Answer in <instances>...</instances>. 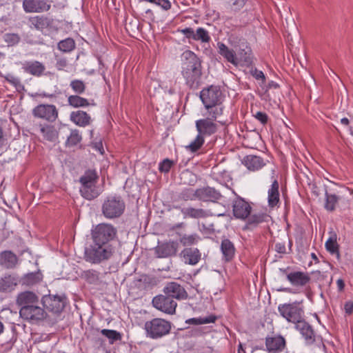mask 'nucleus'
<instances>
[{"instance_id":"nucleus-1","label":"nucleus","mask_w":353,"mask_h":353,"mask_svg":"<svg viewBox=\"0 0 353 353\" xmlns=\"http://www.w3.org/2000/svg\"><path fill=\"white\" fill-rule=\"evenodd\" d=\"M181 74L187 86L197 89L201 83L202 66L200 59L192 51L181 54Z\"/></svg>"},{"instance_id":"nucleus-2","label":"nucleus","mask_w":353,"mask_h":353,"mask_svg":"<svg viewBox=\"0 0 353 353\" xmlns=\"http://www.w3.org/2000/svg\"><path fill=\"white\" fill-rule=\"evenodd\" d=\"M114 252L115 248L112 244L92 241L85 251V259L91 263L99 264L109 260Z\"/></svg>"},{"instance_id":"nucleus-3","label":"nucleus","mask_w":353,"mask_h":353,"mask_svg":"<svg viewBox=\"0 0 353 353\" xmlns=\"http://www.w3.org/2000/svg\"><path fill=\"white\" fill-rule=\"evenodd\" d=\"M98 175L95 170H88L79 178L80 192L87 200H92L99 195L97 183Z\"/></svg>"},{"instance_id":"nucleus-4","label":"nucleus","mask_w":353,"mask_h":353,"mask_svg":"<svg viewBox=\"0 0 353 353\" xmlns=\"http://www.w3.org/2000/svg\"><path fill=\"white\" fill-rule=\"evenodd\" d=\"M125 204L121 196H107L101 206L102 214L108 219L121 216L125 211Z\"/></svg>"},{"instance_id":"nucleus-5","label":"nucleus","mask_w":353,"mask_h":353,"mask_svg":"<svg viewBox=\"0 0 353 353\" xmlns=\"http://www.w3.org/2000/svg\"><path fill=\"white\" fill-rule=\"evenodd\" d=\"M117 229L109 223L97 225L91 232L93 242L112 244V242L117 236Z\"/></svg>"},{"instance_id":"nucleus-6","label":"nucleus","mask_w":353,"mask_h":353,"mask_svg":"<svg viewBox=\"0 0 353 353\" xmlns=\"http://www.w3.org/2000/svg\"><path fill=\"white\" fill-rule=\"evenodd\" d=\"M278 311L288 322L297 324L303 320L304 310L297 302L280 304Z\"/></svg>"},{"instance_id":"nucleus-7","label":"nucleus","mask_w":353,"mask_h":353,"mask_svg":"<svg viewBox=\"0 0 353 353\" xmlns=\"http://www.w3.org/2000/svg\"><path fill=\"white\" fill-rule=\"evenodd\" d=\"M147 336L152 339H158L168 334L171 330L170 322L163 319H153L145 323Z\"/></svg>"},{"instance_id":"nucleus-8","label":"nucleus","mask_w":353,"mask_h":353,"mask_svg":"<svg viewBox=\"0 0 353 353\" xmlns=\"http://www.w3.org/2000/svg\"><path fill=\"white\" fill-rule=\"evenodd\" d=\"M19 314L21 318L31 323H38L44 320L47 315L45 310L37 304L29 307H21Z\"/></svg>"},{"instance_id":"nucleus-9","label":"nucleus","mask_w":353,"mask_h":353,"mask_svg":"<svg viewBox=\"0 0 353 353\" xmlns=\"http://www.w3.org/2000/svg\"><path fill=\"white\" fill-rule=\"evenodd\" d=\"M179 249V243L175 241H165L158 242L154 248L156 257L159 259L169 258L176 255Z\"/></svg>"},{"instance_id":"nucleus-10","label":"nucleus","mask_w":353,"mask_h":353,"mask_svg":"<svg viewBox=\"0 0 353 353\" xmlns=\"http://www.w3.org/2000/svg\"><path fill=\"white\" fill-rule=\"evenodd\" d=\"M221 97L222 92L220 89L213 85L202 90L200 93V99L205 108H212L217 103L221 102Z\"/></svg>"},{"instance_id":"nucleus-11","label":"nucleus","mask_w":353,"mask_h":353,"mask_svg":"<svg viewBox=\"0 0 353 353\" xmlns=\"http://www.w3.org/2000/svg\"><path fill=\"white\" fill-rule=\"evenodd\" d=\"M152 303L156 309L168 314H174L177 306L176 302L165 294L156 296Z\"/></svg>"},{"instance_id":"nucleus-12","label":"nucleus","mask_w":353,"mask_h":353,"mask_svg":"<svg viewBox=\"0 0 353 353\" xmlns=\"http://www.w3.org/2000/svg\"><path fill=\"white\" fill-rule=\"evenodd\" d=\"M66 297L60 295H46L42 298L43 306L54 313H60L65 306Z\"/></svg>"},{"instance_id":"nucleus-13","label":"nucleus","mask_w":353,"mask_h":353,"mask_svg":"<svg viewBox=\"0 0 353 353\" xmlns=\"http://www.w3.org/2000/svg\"><path fill=\"white\" fill-rule=\"evenodd\" d=\"M34 117L52 122L58 117V111L54 105L40 104L32 110Z\"/></svg>"},{"instance_id":"nucleus-14","label":"nucleus","mask_w":353,"mask_h":353,"mask_svg":"<svg viewBox=\"0 0 353 353\" xmlns=\"http://www.w3.org/2000/svg\"><path fill=\"white\" fill-rule=\"evenodd\" d=\"M198 134L203 137H210L218 130V125L210 118L201 119L195 122Z\"/></svg>"},{"instance_id":"nucleus-15","label":"nucleus","mask_w":353,"mask_h":353,"mask_svg":"<svg viewBox=\"0 0 353 353\" xmlns=\"http://www.w3.org/2000/svg\"><path fill=\"white\" fill-rule=\"evenodd\" d=\"M286 347V341L281 335L267 336L265 347L268 353H281Z\"/></svg>"},{"instance_id":"nucleus-16","label":"nucleus","mask_w":353,"mask_h":353,"mask_svg":"<svg viewBox=\"0 0 353 353\" xmlns=\"http://www.w3.org/2000/svg\"><path fill=\"white\" fill-rule=\"evenodd\" d=\"M163 293L173 300H184L188 297V293L184 288L176 282L168 283L163 288Z\"/></svg>"},{"instance_id":"nucleus-17","label":"nucleus","mask_w":353,"mask_h":353,"mask_svg":"<svg viewBox=\"0 0 353 353\" xmlns=\"http://www.w3.org/2000/svg\"><path fill=\"white\" fill-rule=\"evenodd\" d=\"M197 199L204 202H216L222 195L221 192L212 187H204L196 189Z\"/></svg>"},{"instance_id":"nucleus-18","label":"nucleus","mask_w":353,"mask_h":353,"mask_svg":"<svg viewBox=\"0 0 353 353\" xmlns=\"http://www.w3.org/2000/svg\"><path fill=\"white\" fill-rule=\"evenodd\" d=\"M236 48V65H250L252 63L251 49L247 43L243 41Z\"/></svg>"},{"instance_id":"nucleus-19","label":"nucleus","mask_w":353,"mask_h":353,"mask_svg":"<svg viewBox=\"0 0 353 353\" xmlns=\"http://www.w3.org/2000/svg\"><path fill=\"white\" fill-rule=\"evenodd\" d=\"M250 205L241 198L236 199L233 203L234 216L240 219H245L251 213Z\"/></svg>"},{"instance_id":"nucleus-20","label":"nucleus","mask_w":353,"mask_h":353,"mask_svg":"<svg viewBox=\"0 0 353 353\" xmlns=\"http://www.w3.org/2000/svg\"><path fill=\"white\" fill-rule=\"evenodd\" d=\"M19 283V277L16 274H5L0 278V292L8 293L14 290Z\"/></svg>"},{"instance_id":"nucleus-21","label":"nucleus","mask_w":353,"mask_h":353,"mask_svg":"<svg viewBox=\"0 0 353 353\" xmlns=\"http://www.w3.org/2000/svg\"><path fill=\"white\" fill-rule=\"evenodd\" d=\"M23 8L28 12H43L50 10V5L44 0H23Z\"/></svg>"},{"instance_id":"nucleus-22","label":"nucleus","mask_w":353,"mask_h":353,"mask_svg":"<svg viewBox=\"0 0 353 353\" xmlns=\"http://www.w3.org/2000/svg\"><path fill=\"white\" fill-rule=\"evenodd\" d=\"M296 329L300 332L307 345H311L315 342L314 331L304 319L296 325Z\"/></svg>"},{"instance_id":"nucleus-23","label":"nucleus","mask_w":353,"mask_h":353,"mask_svg":"<svg viewBox=\"0 0 353 353\" xmlns=\"http://www.w3.org/2000/svg\"><path fill=\"white\" fill-rule=\"evenodd\" d=\"M287 279L293 286L303 287L310 281L311 278L307 272L296 271L287 274Z\"/></svg>"},{"instance_id":"nucleus-24","label":"nucleus","mask_w":353,"mask_h":353,"mask_svg":"<svg viewBox=\"0 0 353 353\" xmlns=\"http://www.w3.org/2000/svg\"><path fill=\"white\" fill-rule=\"evenodd\" d=\"M17 304L21 307H29L34 304H38V296L30 291H25L19 293L17 297Z\"/></svg>"},{"instance_id":"nucleus-25","label":"nucleus","mask_w":353,"mask_h":353,"mask_svg":"<svg viewBox=\"0 0 353 353\" xmlns=\"http://www.w3.org/2000/svg\"><path fill=\"white\" fill-rule=\"evenodd\" d=\"M180 256L185 263L194 265L200 261L201 254L197 248H190L182 250Z\"/></svg>"},{"instance_id":"nucleus-26","label":"nucleus","mask_w":353,"mask_h":353,"mask_svg":"<svg viewBox=\"0 0 353 353\" xmlns=\"http://www.w3.org/2000/svg\"><path fill=\"white\" fill-rule=\"evenodd\" d=\"M28 21L30 28H34L41 31L49 27L51 24L50 19L43 15L30 17H28Z\"/></svg>"},{"instance_id":"nucleus-27","label":"nucleus","mask_w":353,"mask_h":353,"mask_svg":"<svg viewBox=\"0 0 353 353\" xmlns=\"http://www.w3.org/2000/svg\"><path fill=\"white\" fill-rule=\"evenodd\" d=\"M183 218L203 219L210 216V212L202 208H195L193 207H187L181 208Z\"/></svg>"},{"instance_id":"nucleus-28","label":"nucleus","mask_w":353,"mask_h":353,"mask_svg":"<svg viewBox=\"0 0 353 353\" xmlns=\"http://www.w3.org/2000/svg\"><path fill=\"white\" fill-rule=\"evenodd\" d=\"M17 256L11 251H3L0 253V265L5 268H14L17 265Z\"/></svg>"},{"instance_id":"nucleus-29","label":"nucleus","mask_w":353,"mask_h":353,"mask_svg":"<svg viewBox=\"0 0 353 353\" xmlns=\"http://www.w3.org/2000/svg\"><path fill=\"white\" fill-rule=\"evenodd\" d=\"M217 49L219 53L224 57L228 62L236 66V49H230L223 43H217Z\"/></svg>"},{"instance_id":"nucleus-30","label":"nucleus","mask_w":353,"mask_h":353,"mask_svg":"<svg viewBox=\"0 0 353 353\" xmlns=\"http://www.w3.org/2000/svg\"><path fill=\"white\" fill-rule=\"evenodd\" d=\"M25 72L33 76H41L46 70L45 65L37 61L26 62L23 67Z\"/></svg>"},{"instance_id":"nucleus-31","label":"nucleus","mask_w":353,"mask_h":353,"mask_svg":"<svg viewBox=\"0 0 353 353\" xmlns=\"http://www.w3.org/2000/svg\"><path fill=\"white\" fill-rule=\"evenodd\" d=\"M243 163L250 170H257L261 168L265 163L262 158L256 155H248L243 158Z\"/></svg>"},{"instance_id":"nucleus-32","label":"nucleus","mask_w":353,"mask_h":353,"mask_svg":"<svg viewBox=\"0 0 353 353\" xmlns=\"http://www.w3.org/2000/svg\"><path fill=\"white\" fill-rule=\"evenodd\" d=\"M221 250L225 261H230L233 259L235 254V248L231 241L228 239H223L221 243Z\"/></svg>"},{"instance_id":"nucleus-33","label":"nucleus","mask_w":353,"mask_h":353,"mask_svg":"<svg viewBox=\"0 0 353 353\" xmlns=\"http://www.w3.org/2000/svg\"><path fill=\"white\" fill-rule=\"evenodd\" d=\"M90 117L81 110L72 112L70 114V120L76 125L84 127L90 124Z\"/></svg>"},{"instance_id":"nucleus-34","label":"nucleus","mask_w":353,"mask_h":353,"mask_svg":"<svg viewBox=\"0 0 353 353\" xmlns=\"http://www.w3.org/2000/svg\"><path fill=\"white\" fill-rule=\"evenodd\" d=\"M39 132L43 138L49 141H55L58 138V131L54 126L51 125H42L38 126Z\"/></svg>"},{"instance_id":"nucleus-35","label":"nucleus","mask_w":353,"mask_h":353,"mask_svg":"<svg viewBox=\"0 0 353 353\" xmlns=\"http://www.w3.org/2000/svg\"><path fill=\"white\" fill-rule=\"evenodd\" d=\"M279 187L278 181L274 179L270 188L268 190V205L270 208L275 207L279 202Z\"/></svg>"},{"instance_id":"nucleus-36","label":"nucleus","mask_w":353,"mask_h":353,"mask_svg":"<svg viewBox=\"0 0 353 353\" xmlns=\"http://www.w3.org/2000/svg\"><path fill=\"white\" fill-rule=\"evenodd\" d=\"M326 250L332 254H336L338 259H340L339 244L337 243V235L335 232H331L330 236L325 244Z\"/></svg>"},{"instance_id":"nucleus-37","label":"nucleus","mask_w":353,"mask_h":353,"mask_svg":"<svg viewBox=\"0 0 353 353\" xmlns=\"http://www.w3.org/2000/svg\"><path fill=\"white\" fill-rule=\"evenodd\" d=\"M325 201L324 208L327 211L333 212L336 208V205L340 199L339 196L335 194L328 193L325 190Z\"/></svg>"},{"instance_id":"nucleus-38","label":"nucleus","mask_w":353,"mask_h":353,"mask_svg":"<svg viewBox=\"0 0 353 353\" xmlns=\"http://www.w3.org/2000/svg\"><path fill=\"white\" fill-rule=\"evenodd\" d=\"M43 275L40 272L28 273L22 278V283L26 285H34L40 283Z\"/></svg>"},{"instance_id":"nucleus-39","label":"nucleus","mask_w":353,"mask_h":353,"mask_svg":"<svg viewBox=\"0 0 353 353\" xmlns=\"http://www.w3.org/2000/svg\"><path fill=\"white\" fill-rule=\"evenodd\" d=\"M68 103L70 105L75 108L87 107L90 105L88 100L80 97L79 94L69 96Z\"/></svg>"},{"instance_id":"nucleus-40","label":"nucleus","mask_w":353,"mask_h":353,"mask_svg":"<svg viewBox=\"0 0 353 353\" xmlns=\"http://www.w3.org/2000/svg\"><path fill=\"white\" fill-rule=\"evenodd\" d=\"M247 0H224V3L228 9L232 12H239L245 5Z\"/></svg>"},{"instance_id":"nucleus-41","label":"nucleus","mask_w":353,"mask_h":353,"mask_svg":"<svg viewBox=\"0 0 353 353\" xmlns=\"http://www.w3.org/2000/svg\"><path fill=\"white\" fill-rule=\"evenodd\" d=\"M269 216L265 213H257L252 214L248 220L249 225L256 226L259 223L268 221Z\"/></svg>"},{"instance_id":"nucleus-42","label":"nucleus","mask_w":353,"mask_h":353,"mask_svg":"<svg viewBox=\"0 0 353 353\" xmlns=\"http://www.w3.org/2000/svg\"><path fill=\"white\" fill-rule=\"evenodd\" d=\"M208 110L210 119L214 121L217 119L219 117L223 114L224 106L221 102L217 103L216 105L212 106V108H205Z\"/></svg>"},{"instance_id":"nucleus-43","label":"nucleus","mask_w":353,"mask_h":353,"mask_svg":"<svg viewBox=\"0 0 353 353\" xmlns=\"http://www.w3.org/2000/svg\"><path fill=\"white\" fill-rule=\"evenodd\" d=\"M101 333L108 339L110 344H113L115 341H121L122 339L121 334L117 330L103 329L101 330Z\"/></svg>"},{"instance_id":"nucleus-44","label":"nucleus","mask_w":353,"mask_h":353,"mask_svg":"<svg viewBox=\"0 0 353 353\" xmlns=\"http://www.w3.org/2000/svg\"><path fill=\"white\" fill-rule=\"evenodd\" d=\"M205 142V138L197 134L195 139L186 146V149L192 152L198 151Z\"/></svg>"},{"instance_id":"nucleus-45","label":"nucleus","mask_w":353,"mask_h":353,"mask_svg":"<svg viewBox=\"0 0 353 353\" xmlns=\"http://www.w3.org/2000/svg\"><path fill=\"white\" fill-rule=\"evenodd\" d=\"M75 48V42L72 38H67L58 43V48L64 52H69Z\"/></svg>"},{"instance_id":"nucleus-46","label":"nucleus","mask_w":353,"mask_h":353,"mask_svg":"<svg viewBox=\"0 0 353 353\" xmlns=\"http://www.w3.org/2000/svg\"><path fill=\"white\" fill-rule=\"evenodd\" d=\"M100 273L94 270L84 271L82 276L90 283L96 284L99 280Z\"/></svg>"},{"instance_id":"nucleus-47","label":"nucleus","mask_w":353,"mask_h":353,"mask_svg":"<svg viewBox=\"0 0 353 353\" xmlns=\"http://www.w3.org/2000/svg\"><path fill=\"white\" fill-rule=\"evenodd\" d=\"M179 198L185 201L197 199V192L192 188H185L179 194Z\"/></svg>"},{"instance_id":"nucleus-48","label":"nucleus","mask_w":353,"mask_h":353,"mask_svg":"<svg viewBox=\"0 0 353 353\" xmlns=\"http://www.w3.org/2000/svg\"><path fill=\"white\" fill-rule=\"evenodd\" d=\"M216 319V317L215 316L210 315L206 317L192 318L187 320L186 322L194 325H201L214 323Z\"/></svg>"},{"instance_id":"nucleus-49","label":"nucleus","mask_w":353,"mask_h":353,"mask_svg":"<svg viewBox=\"0 0 353 353\" xmlns=\"http://www.w3.org/2000/svg\"><path fill=\"white\" fill-rule=\"evenodd\" d=\"M200 237L196 234L190 235L184 234L181 237L180 242L184 246H189L197 243Z\"/></svg>"},{"instance_id":"nucleus-50","label":"nucleus","mask_w":353,"mask_h":353,"mask_svg":"<svg viewBox=\"0 0 353 353\" xmlns=\"http://www.w3.org/2000/svg\"><path fill=\"white\" fill-rule=\"evenodd\" d=\"M4 41L8 46H13L18 44L21 40V37L16 33H6L3 36Z\"/></svg>"},{"instance_id":"nucleus-51","label":"nucleus","mask_w":353,"mask_h":353,"mask_svg":"<svg viewBox=\"0 0 353 353\" xmlns=\"http://www.w3.org/2000/svg\"><path fill=\"white\" fill-rule=\"evenodd\" d=\"M70 86L77 94H81L85 90V84L81 80L74 79L70 82Z\"/></svg>"},{"instance_id":"nucleus-52","label":"nucleus","mask_w":353,"mask_h":353,"mask_svg":"<svg viewBox=\"0 0 353 353\" xmlns=\"http://www.w3.org/2000/svg\"><path fill=\"white\" fill-rule=\"evenodd\" d=\"M193 39L195 41L200 40L202 42H208L210 40V37L206 30L203 28H199L194 33Z\"/></svg>"},{"instance_id":"nucleus-53","label":"nucleus","mask_w":353,"mask_h":353,"mask_svg":"<svg viewBox=\"0 0 353 353\" xmlns=\"http://www.w3.org/2000/svg\"><path fill=\"white\" fill-rule=\"evenodd\" d=\"M181 179L184 183L193 185L196 182V176L189 170L183 171L181 174Z\"/></svg>"},{"instance_id":"nucleus-54","label":"nucleus","mask_w":353,"mask_h":353,"mask_svg":"<svg viewBox=\"0 0 353 353\" xmlns=\"http://www.w3.org/2000/svg\"><path fill=\"white\" fill-rule=\"evenodd\" d=\"M81 141V136L77 130L71 131L70 137L67 139V144L70 146L76 145Z\"/></svg>"},{"instance_id":"nucleus-55","label":"nucleus","mask_w":353,"mask_h":353,"mask_svg":"<svg viewBox=\"0 0 353 353\" xmlns=\"http://www.w3.org/2000/svg\"><path fill=\"white\" fill-rule=\"evenodd\" d=\"M250 73L256 80L261 81L262 83L265 82V74L261 70H259L256 68H252Z\"/></svg>"},{"instance_id":"nucleus-56","label":"nucleus","mask_w":353,"mask_h":353,"mask_svg":"<svg viewBox=\"0 0 353 353\" xmlns=\"http://www.w3.org/2000/svg\"><path fill=\"white\" fill-rule=\"evenodd\" d=\"M173 163L172 161L165 159L159 163V169L160 172L167 173L170 171Z\"/></svg>"},{"instance_id":"nucleus-57","label":"nucleus","mask_w":353,"mask_h":353,"mask_svg":"<svg viewBox=\"0 0 353 353\" xmlns=\"http://www.w3.org/2000/svg\"><path fill=\"white\" fill-rule=\"evenodd\" d=\"M254 117L259 121L262 124H265L268 122V117L266 113L263 112H257L254 114Z\"/></svg>"},{"instance_id":"nucleus-58","label":"nucleus","mask_w":353,"mask_h":353,"mask_svg":"<svg viewBox=\"0 0 353 353\" xmlns=\"http://www.w3.org/2000/svg\"><path fill=\"white\" fill-rule=\"evenodd\" d=\"M68 65V61L65 58H59L57 60L56 68L59 70H63Z\"/></svg>"},{"instance_id":"nucleus-59","label":"nucleus","mask_w":353,"mask_h":353,"mask_svg":"<svg viewBox=\"0 0 353 353\" xmlns=\"http://www.w3.org/2000/svg\"><path fill=\"white\" fill-rule=\"evenodd\" d=\"M181 32L186 36L188 39H192L194 37L195 32L191 28H186L185 29L181 30Z\"/></svg>"},{"instance_id":"nucleus-60","label":"nucleus","mask_w":353,"mask_h":353,"mask_svg":"<svg viewBox=\"0 0 353 353\" xmlns=\"http://www.w3.org/2000/svg\"><path fill=\"white\" fill-rule=\"evenodd\" d=\"M275 250L277 252L280 254H284L285 253V246L284 243H277L275 245Z\"/></svg>"},{"instance_id":"nucleus-61","label":"nucleus","mask_w":353,"mask_h":353,"mask_svg":"<svg viewBox=\"0 0 353 353\" xmlns=\"http://www.w3.org/2000/svg\"><path fill=\"white\" fill-rule=\"evenodd\" d=\"M344 308L347 314H351L353 312V302L348 301L345 303Z\"/></svg>"},{"instance_id":"nucleus-62","label":"nucleus","mask_w":353,"mask_h":353,"mask_svg":"<svg viewBox=\"0 0 353 353\" xmlns=\"http://www.w3.org/2000/svg\"><path fill=\"white\" fill-rule=\"evenodd\" d=\"M10 83H12V84H14L15 86H17V85H20V81L19 79L16 78V77H10V78H8L7 79Z\"/></svg>"},{"instance_id":"nucleus-63","label":"nucleus","mask_w":353,"mask_h":353,"mask_svg":"<svg viewBox=\"0 0 353 353\" xmlns=\"http://www.w3.org/2000/svg\"><path fill=\"white\" fill-rule=\"evenodd\" d=\"M336 284L339 290L342 291L344 289L345 283L343 279H339L336 281Z\"/></svg>"},{"instance_id":"nucleus-64","label":"nucleus","mask_w":353,"mask_h":353,"mask_svg":"<svg viewBox=\"0 0 353 353\" xmlns=\"http://www.w3.org/2000/svg\"><path fill=\"white\" fill-rule=\"evenodd\" d=\"M341 123L345 126H347L350 123V121L347 118H343L341 119Z\"/></svg>"}]
</instances>
